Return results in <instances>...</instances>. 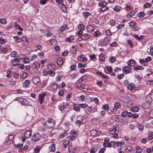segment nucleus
<instances>
[{
	"instance_id": "1",
	"label": "nucleus",
	"mask_w": 153,
	"mask_h": 153,
	"mask_svg": "<svg viewBox=\"0 0 153 153\" xmlns=\"http://www.w3.org/2000/svg\"><path fill=\"white\" fill-rule=\"evenodd\" d=\"M119 126L117 125H115L113 127L111 128L109 131V133L112 135V137L116 138H117L118 134L117 132L118 131Z\"/></svg>"
},
{
	"instance_id": "2",
	"label": "nucleus",
	"mask_w": 153,
	"mask_h": 153,
	"mask_svg": "<svg viewBox=\"0 0 153 153\" xmlns=\"http://www.w3.org/2000/svg\"><path fill=\"white\" fill-rule=\"evenodd\" d=\"M44 125L48 128H52L55 126V121L52 119H48L45 122Z\"/></svg>"
},
{
	"instance_id": "3",
	"label": "nucleus",
	"mask_w": 153,
	"mask_h": 153,
	"mask_svg": "<svg viewBox=\"0 0 153 153\" xmlns=\"http://www.w3.org/2000/svg\"><path fill=\"white\" fill-rule=\"evenodd\" d=\"M116 143L115 141H111L109 143H104L103 144V146L104 147H113L115 146Z\"/></svg>"
},
{
	"instance_id": "4",
	"label": "nucleus",
	"mask_w": 153,
	"mask_h": 153,
	"mask_svg": "<svg viewBox=\"0 0 153 153\" xmlns=\"http://www.w3.org/2000/svg\"><path fill=\"white\" fill-rule=\"evenodd\" d=\"M123 71L125 74H128L131 71V69L130 67L126 66L123 68Z\"/></svg>"
},
{
	"instance_id": "5",
	"label": "nucleus",
	"mask_w": 153,
	"mask_h": 153,
	"mask_svg": "<svg viewBox=\"0 0 153 153\" xmlns=\"http://www.w3.org/2000/svg\"><path fill=\"white\" fill-rule=\"evenodd\" d=\"M46 94L45 93H42L40 94L39 96V100L40 104L42 103L43 101L44 100L45 96Z\"/></svg>"
},
{
	"instance_id": "6",
	"label": "nucleus",
	"mask_w": 153,
	"mask_h": 153,
	"mask_svg": "<svg viewBox=\"0 0 153 153\" xmlns=\"http://www.w3.org/2000/svg\"><path fill=\"white\" fill-rule=\"evenodd\" d=\"M19 59L18 58H14V59H12L11 60V62L12 65L14 67L15 66L18 65H19V62L18 60H19Z\"/></svg>"
},
{
	"instance_id": "7",
	"label": "nucleus",
	"mask_w": 153,
	"mask_h": 153,
	"mask_svg": "<svg viewBox=\"0 0 153 153\" xmlns=\"http://www.w3.org/2000/svg\"><path fill=\"white\" fill-rule=\"evenodd\" d=\"M63 144L64 146V147L66 148L68 147V149L69 150V147L72 146V143H70L69 140H66L64 143Z\"/></svg>"
},
{
	"instance_id": "8",
	"label": "nucleus",
	"mask_w": 153,
	"mask_h": 153,
	"mask_svg": "<svg viewBox=\"0 0 153 153\" xmlns=\"http://www.w3.org/2000/svg\"><path fill=\"white\" fill-rule=\"evenodd\" d=\"M40 138V135L38 134H35L32 137V139L33 141H38Z\"/></svg>"
},
{
	"instance_id": "9",
	"label": "nucleus",
	"mask_w": 153,
	"mask_h": 153,
	"mask_svg": "<svg viewBox=\"0 0 153 153\" xmlns=\"http://www.w3.org/2000/svg\"><path fill=\"white\" fill-rule=\"evenodd\" d=\"M16 68L17 69L18 68L16 66H14V67H12L11 68V71L12 73L14 74L13 76L15 78H18L19 77V74L18 73H16L13 70L14 69H16Z\"/></svg>"
},
{
	"instance_id": "10",
	"label": "nucleus",
	"mask_w": 153,
	"mask_h": 153,
	"mask_svg": "<svg viewBox=\"0 0 153 153\" xmlns=\"http://www.w3.org/2000/svg\"><path fill=\"white\" fill-rule=\"evenodd\" d=\"M32 81L36 85H39L41 84L40 79L38 77H34L32 79Z\"/></svg>"
},
{
	"instance_id": "11",
	"label": "nucleus",
	"mask_w": 153,
	"mask_h": 153,
	"mask_svg": "<svg viewBox=\"0 0 153 153\" xmlns=\"http://www.w3.org/2000/svg\"><path fill=\"white\" fill-rule=\"evenodd\" d=\"M73 106V109L74 110L78 112L80 111V107L79 106V105H78L76 104H74Z\"/></svg>"
},
{
	"instance_id": "12",
	"label": "nucleus",
	"mask_w": 153,
	"mask_h": 153,
	"mask_svg": "<svg viewBox=\"0 0 153 153\" xmlns=\"http://www.w3.org/2000/svg\"><path fill=\"white\" fill-rule=\"evenodd\" d=\"M31 135V132L30 130H27L26 131L24 134V136L26 138H29Z\"/></svg>"
},
{
	"instance_id": "13",
	"label": "nucleus",
	"mask_w": 153,
	"mask_h": 153,
	"mask_svg": "<svg viewBox=\"0 0 153 153\" xmlns=\"http://www.w3.org/2000/svg\"><path fill=\"white\" fill-rule=\"evenodd\" d=\"M87 59V58H85L83 55H80L77 57V59L80 61H86Z\"/></svg>"
},
{
	"instance_id": "14",
	"label": "nucleus",
	"mask_w": 153,
	"mask_h": 153,
	"mask_svg": "<svg viewBox=\"0 0 153 153\" xmlns=\"http://www.w3.org/2000/svg\"><path fill=\"white\" fill-rule=\"evenodd\" d=\"M86 29L87 31L89 32H92L94 31V27L90 25L87 26Z\"/></svg>"
},
{
	"instance_id": "15",
	"label": "nucleus",
	"mask_w": 153,
	"mask_h": 153,
	"mask_svg": "<svg viewBox=\"0 0 153 153\" xmlns=\"http://www.w3.org/2000/svg\"><path fill=\"white\" fill-rule=\"evenodd\" d=\"M82 38L83 40H85L89 39L90 37V35L89 34L86 33L83 34L82 35Z\"/></svg>"
},
{
	"instance_id": "16",
	"label": "nucleus",
	"mask_w": 153,
	"mask_h": 153,
	"mask_svg": "<svg viewBox=\"0 0 153 153\" xmlns=\"http://www.w3.org/2000/svg\"><path fill=\"white\" fill-rule=\"evenodd\" d=\"M135 87V85L133 83L128 84L127 85V88L129 90H132Z\"/></svg>"
},
{
	"instance_id": "17",
	"label": "nucleus",
	"mask_w": 153,
	"mask_h": 153,
	"mask_svg": "<svg viewBox=\"0 0 153 153\" xmlns=\"http://www.w3.org/2000/svg\"><path fill=\"white\" fill-rule=\"evenodd\" d=\"M40 67V64L37 62H35L33 65V69H38Z\"/></svg>"
},
{
	"instance_id": "18",
	"label": "nucleus",
	"mask_w": 153,
	"mask_h": 153,
	"mask_svg": "<svg viewBox=\"0 0 153 153\" xmlns=\"http://www.w3.org/2000/svg\"><path fill=\"white\" fill-rule=\"evenodd\" d=\"M56 62L58 65L60 66L62 65L63 62L62 59L61 58H57L56 59Z\"/></svg>"
},
{
	"instance_id": "19",
	"label": "nucleus",
	"mask_w": 153,
	"mask_h": 153,
	"mask_svg": "<svg viewBox=\"0 0 153 153\" xmlns=\"http://www.w3.org/2000/svg\"><path fill=\"white\" fill-rule=\"evenodd\" d=\"M22 43L25 45H27L29 44L28 41L27 39L25 37L22 38Z\"/></svg>"
},
{
	"instance_id": "20",
	"label": "nucleus",
	"mask_w": 153,
	"mask_h": 153,
	"mask_svg": "<svg viewBox=\"0 0 153 153\" xmlns=\"http://www.w3.org/2000/svg\"><path fill=\"white\" fill-rule=\"evenodd\" d=\"M55 146L53 144H51L49 147V150L50 152H54L55 151Z\"/></svg>"
},
{
	"instance_id": "21",
	"label": "nucleus",
	"mask_w": 153,
	"mask_h": 153,
	"mask_svg": "<svg viewBox=\"0 0 153 153\" xmlns=\"http://www.w3.org/2000/svg\"><path fill=\"white\" fill-rule=\"evenodd\" d=\"M135 64V61L133 59L130 60L128 64V65L130 67H133L134 66Z\"/></svg>"
},
{
	"instance_id": "22",
	"label": "nucleus",
	"mask_w": 153,
	"mask_h": 153,
	"mask_svg": "<svg viewBox=\"0 0 153 153\" xmlns=\"http://www.w3.org/2000/svg\"><path fill=\"white\" fill-rule=\"evenodd\" d=\"M74 37L73 36H70L65 39V41L67 42H71L74 39Z\"/></svg>"
},
{
	"instance_id": "23",
	"label": "nucleus",
	"mask_w": 153,
	"mask_h": 153,
	"mask_svg": "<svg viewBox=\"0 0 153 153\" xmlns=\"http://www.w3.org/2000/svg\"><path fill=\"white\" fill-rule=\"evenodd\" d=\"M132 36L138 41H140L143 39V36L141 35L140 36H139L138 35H132Z\"/></svg>"
},
{
	"instance_id": "24",
	"label": "nucleus",
	"mask_w": 153,
	"mask_h": 153,
	"mask_svg": "<svg viewBox=\"0 0 153 153\" xmlns=\"http://www.w3.org/2000/svg\"><path fill=\"white\" fill-rule=\"evenodd\" d=\"M65 107V105H64V103L63 102L59 105V108L61 111L64 109Z\"/></svg>"
},
{
	"instance_id": "25",
	"label": "nucleus",
	"mask_w": 153,
	"mask_h": 153,
	"mask_svg": "<svg viewBox=\"0 0 153 153\" xmlns=\"http://www.w3.org/2000/svg\"><path fill=\"white\" fill-rule=\"evenodd\" d=\"M85 27L84 25L80 24L78 25V28L79 30L83 31L85 29Z\"/></svg>"
},
{
	"instance_id": "26",
	"label": "nucleus",
	"mask_w": 153,
	"mask_h": 153,
	"mask_svg": "<svg viewBox=\"0 0 153 153\" xmlns=\"http://www.w3.org/2000/svg\"><path fill=\"white\" fill-rule=\"evenodd\" d=\"M92 111V108L90 106L88 108L85 110V112L88 114H90Z\"/></svg>"
},
{
	"instance_id": "27",
	"label": "nucleus",
	"mask_w": 153,
	"mask_h": 153,
	"mask_svg": "<svg viewBox=\"0 0 153 153\" xmlns=\"http://www.w3.org/2000/svg\"><path fill=\"white\" fill-rule=\"evenodd\" d=\"M135 11H132L129 13L127 15V17L128 18H130L132 17L135 14Z\"/></svg>"
},
{
	"instance_id": "28",
	"label": "nucleus",
	"mask_w": 153,
	"mask_h": 153,
	"mask_svg": "<svg viewBox=\"0 0 153 153\" xmlns=\"http://www.w3.org/2000/svg\"><path fill=\"white\" fill-rule=\"evenodd\" d=\"M121 7L118 5L115 6L114 8V10L116 12H118L121 10Z\"/></svg>"
},
{
	"instance_id": "29",
	"label": "nucleus",
	"mask_w": 153,
	"mask_h": 153,
	"mask_svg": "<svg viewBox=\"0 0 153 153\" xmlns=\"http://www.w3.org/2000/svg\"><path fill=\"white\" fill-rule=\"evenodd\" d=\"M13 38L18 42H19L22 41V38L19 36H16L13 37Z\"/></svg>"
},
{
	"instance_id": "30",
	"label": "nucleus",
	"mask_w": 153,
	"mask_h": 153,
	"mask_svg": "<svg viewBox=\"0 0 153 153\" xmlns=\"http://www.w3.org/2000/svg\"><path fill=\"white\" fill-rule=\"evenodd\" d=\"M67 131H65V132L62 133L59 136L60 138H63L67 135Z\"/></svg>"
},
{
	"instance_id": "31",
	"label": "nucleus",
	"mask_w": 153,
	"mask_h": 153,
	"mask_svg": "<svg viewBox=\"0 0 153 153\" xmlns=\"http://www.w3.org/2000/svg\"><path fill=\"white\" fill-rule=\"evenodd\" d=\"M93 120H94V121L97 123H99L101 120H102V118L101 117L95 118Z\"/></svg>"
},
{
	"instance_id": "32",
	"label": "nucleus",
	"mask_w": 153,
	"mask_h": 153,
	"mask_svg": "<svg viewBox=\"0 0 153 153\" xmlns=\"http://www.w3.org/2000/svg\"><path fill=\"white\" fill-rule=\"evenodd\" d=\"M137 127L138 129L141 131H143L144 129V126L140 123L137 125Z\"/></svg>"
},
{
	"instance_id": "33",
	"label": "nucleus",
	"mask_w": 153,
	"mask_h": 153,
	"mask_svg": "<svg viewBox=\"0 0 153 153\" xmlns=\"http://www.w3.org/2000/svg\"><path fill=\"white\" fill-rule=\"evenodd\" d=\"M143 69V67L141 66H135L134 68L135 70H142Z\"/></svg>"
},
{
	"instance_id": "34",
	"label": "nucleus",
	"mask_w": 153,
	"mask_h": 153,
	"mask_svg": "<svg viewBox=\"0 0 153 153\" xmlns=\"http://www.w3.org/2000/svg\"><path fill=\"white\" fill-rule=\"evenodd\" d=\"M106 2L105 1H101L99 3V5L100 6H105L107 4Z\"/></svg>"
},
{
	"instance_id": "35",
	"label": "nucleus",
	"mask_w": 153,
	"mask_h": 153,
	"mask_svg": "<svg viewBox=\"0 0 153 153\" xmlns=\"http://www.w3.org/2000/svg\"><path fill=\"white\" fill-rule=\"evenodd\" d=\"M116 59L114 56H111L109 59V61L111 62H114L116 61Z\"/></svg>"
},
{
	"instance_id": "36",
	"label": "nucleus",
	"mask_w": 153,
	"mask_h": 153,
	"mask_svg": "<svg viewBox=\"0 0 153 153\" xmlns=\"http://www.w3.org/2000/svg\"><path fill=\"white\" fill-rule=\"evenodd\" d=\"M7 51V49L6 48H4L0 46V51L3 52H5Z\"/></svg>"
},
{
	"instance_id": "37",
	"label": "nucleus",
	"mask_w": 153,
	"mask_h": 153,
	"mask_svg": "<svg viewBox=\"0 0 153 153\" xmlns=\"http://www.w3.org/2000/svg\"><path fill=\"white\" fill-rule=\"evenodd\" d=\"M24 83V86L26 87H27L29 85H30V81L28 80H26L25 81Z\"/></svg>"
},
{
	"instance_id": "38",
	"label": "nucleus",
	"mask_w": 153,
	"mask_h": 153,
	"mask_svg": "<svg viewBox=\"0 0 153 153\" xmlns=\"http://www.w3.org/2000/svg\"><path fill=\"white\" fill-rule=\"evenodd\" d=\"M89 13L88 12H84L83 13V15L85 18H87L89 16Z\"/></svg>"
},
{
	"instance_id": "39",
	"label": "nucleus",
	"mask_w": 153,
	"mask_h": 153,
	"mask_svg": "<svg viewBox=\"0 0 153 153\" xmlns=\"http://www.w3.org/2000/svg\"><path fill=\"white\" fill-rule=\"evenodd\" d=\"M96 131L94 129H92L91 130L90 133L92 136L96 137Z\"/></svg>"
},
{
	"instance_id": "40",
	"label": "nucleus",
	"mask_w": 153,
	"mask_h": 153,
	"mask_svg": "<svg viewBox=\"0 0 153 153\" xmlns=\"http://www.w3.org/2000/svg\"><path fill=\"white\" fill-rule=\"evenodd\" d=\"M7 23L6 20L5 19H0V23H2L3 24H6Z\"/></svg>"
},
{
	"instance_id": "41",
	"label": "nucleus",
	"mask_w": 153,
	"mask_h": 153,
	"mask_svg": "<svg viewBox=\"0 0 153 153\" xmlns=\"http://www.w3.org/2000/svg\"><path fill=\"white\" fill-rule=\"evenodd\" d=\"M79 106L80 107L82 108H86L88 106V105L86 104L81 103L79 104Z\"/></svg>"
},
{
	"instance_id": "42",
	"label": "nucleus",
	"mask_w": 153,
	"mask_h": 153,
	"mask_svg": "<svg viewBox=\"0 0 153 153\" xmlns=\"http://www.w3.org/2000/svg\"><path fill=\"white\" fill-rule=\"evenodd\" d=\"M130 110L131 111H134V112H137L139 111V109L138 108L135 107L131 108Z\"/></svg>"
},
{
	"instance_id": "43",
	"label": "nucleus",
	"mask_w": 153,
	"mask_h": 153,
	"mask_svg": "<svg viewBox=\"0 0 153 153\" xmlns=\"http://www.w3.org/2000/svg\"><path fill=\"white\" fill-rule=\"evenodd\" d=\"M7 42V40L3 38H0V43L1 44H4Z\"/></svg>"
},
{
	"instance_id": "44",
	"label": "nucleus",
	"mask_w": 153,
	"mask_h": 153,
	"mask_svg": "<svg viewBox=\"0 0 153 153\" xmlns=\"http://www.w3.org/2000/svg\"><path fill=\"white\" fill-rule=\"evenodd\" d=\"M108 43H107L105 41H102L100 43V45L102 46H105L108 45Z\"/></svg>"
},
{
	"instance_id": "45",
	"label": "nucleus",
	"mask_w": 153,
	"mask_h": 153,
	"mask_svg": "<svg viewBox=\"0 0 153 153\" xmlns=\"http://www.w3.org/2000/svg\"><path fill=\"white\" fill-rule=\"evenodd\" d=\"M114 107L116 108H120V104L118 102H116L114 104Z\"/></svg>"
},
{
	"instance_id": "46",
	"label": "nucleus",
	"mask_w": 153,
	"mask_h": 153,
	"mask_svg": "<svg viewBox=\"0 0 153 153\" xmlns=\"http://www.w3.org/2000/svg\"><path fill=\"white\" fill-rule=\"evenodd\" d=\"M57 84L56 83L53 84L52 86V88L53 90H56L57 88Z\"/></svg>"
},
{
	"instance_id": "47",
	"label": "nucleus",
	"mask_w": 153,
	"mask_h": 153,
	"mask_svg": "<svg viewBox=\"0 0 153 153\" xmlns=\"http://www.w3.org/2000/svg\"><path fill=\"white\" fill-rule=\"evenodd\" d=\"M102 108L106 111H108L109 109V106L108 105L105 104L102 106Z\"/></svg>"
},
{
	"instance_id": "48",
	"label": "nucleus",
	"mask_w": 153,
	"mask_h": 153,
	"mask_svg": "<svg viewBox=\"0 0 153 153\" xmlns=\"http://www.w3.org/2000/svg\"><path fill=\"white\" fill-rule=\"evenodd\" d=\"M129 25L131 27H133L134 26L136 25L137 24L133 22H130L129 23Z\"/></svg>"
},
{
	"instance_id": "49",
	"label": "nucleus",
	"mask_w": 153,
	"mask_h": 153,
	"mask_svg": "<svg viewBox=\"0 0 153 153\" xmlns=\"http://www.w3.org/2000/svg\"><path fill=\"white\" fill-rule=\"evenodd\" d=\"M48 1V0H40V4L42 5H44L46 4L47 2Z\"/></svg>"
},
{
	"instance_id": "50",
	"label": "nucleus",
	"mask_w": 153,
	"mask_h": 153,
	"mask_svg": "<svg viewBox=\"0 0 153 153\" xmlns=\"http://www.w3.org/2000/svg\"><path fill=\"white\" fill-rule=\"evenodd\" d=\"M145 15V13L144 12H140L138 14V17L140 18H143L144 15Z\"/></svg>"
},
{
	"instance_id": "51",
	"label": "nucleus",
	"mask_w": 153,
	"mask_h": 153,
	"mask_svg": "<svg viewBox=\"0 0 153 153\" xmlns=\"http://www.w3.org/2000/svg\"><path fill=\"white\" fill-rule=\"evenodd\" d=\"M128 114V111H125L123 112L121 114V115L122 117H124L127 116Z\"/></svg>"
},
{
	"instance_id": "52",
	"label": "nucleus",
	"mask_w": 153,
	"mask_h": 153,
	"mask_svg": "<svg viewBox=\"0 0 153 153\" xmlns=\"http://www.w3.org/2000/svg\"><path fill=\"white\" fill-rule=\"evenodd\" d=\"M106 68L109 73L111 72L112 71V68L110 66H107L106 67Z\"/></svg>"
},
{
	"instance_id": "53",
	"label": "nucleus",
	"mask_w": 153,
	"mask_h": 153,
	"mask_svg": "<svg viewBox=\"0 0 153 153\" xmlns=\"http://www.w3.org/2000/svg\"><path fill=\"white\" fill-rule=\"evenodd\" d=\"M152 6L151 4L149 3H146L144 5V8L149 7Z\"/></svg>"
},
{
	"instance_id": "54",
	"label": "nucleus",
	"mask_w": 153,
	"mask_h": 153,
	"mask_svg": "<svg viewBox=\"0 0 153 153\" xmlns=\"http://www.w3.org/2000/svg\"><path fill=\"white\" fill-rule=\"evenodd\" d=\"M99 59L100 60L103 62L105 60V58L103 55H100L99 56Z\"/></svg>"
},
{
	"instance_id": "55",
	"label": "nucleus",
	"mask_w": 153,
	"mask_h": 153,
	"mask_svg": "<svg viewBox=\"0 0 153 153\" xmlns=\"http://www.w3.org/2000/svg\"><path fill=\"white\" fill-rule=\"evenodd\" d=\"M100 32L98 31H95L94 33V35L95 36H97L100 35Z\"/></svg>"
},
{
	"instance_id": "56",
	"label": "nucleus",
	"mask_w": 153,
	"mask_h": 153,
	"mask_svg": "<svg viewBox=\"0 0 153 153\" xmlns=\"http://www.w3.org/2000/svg\"><path fill=\"white\" fill-rule=\"evenodd\" d=\"M108 8L107 7L103 6L101 8V10L102 12L105 11L108 9Z\"/></svg>"
},
{
	"instance_id": "57",
	"label": "nucleus",
	"mask_w": 153,
	"mask_h": 153,
	"mask_svg": "<svg viewBox=\"0 0 153 153\" xmlns=\"http://www.w3.org/2000/svg\"><path fill=\"white\" fill-rule=\"evenodd\" d=\"M148 97H149L151 99V100H153V92L152 91L148 95Z\"/></svg>"
},
{
	"instance_id": "58",
	"label": "nucleus",
	"mask_w": 153,
	"mask_h": 153,
	"mask_svg": "<svg viewBox=\"0 0 153 153\" xmlns=\"http://www.w3.org/2000/svg\"><path fill=\"white\" fill-rule=\"evenodd\" d=\"M132 148L130 146H128L126 149V151L127 152H130Z\"/></svg>"
},
{
	"instance_id": "59",
	"label": "nucleus",
	"mask_w": 153,
	"mask_h": 153,
	"mask_svg": "<svg viewBox=\"0 0 153 153\" xmlns=\"http://www.w3.org/2000/svg\"><path fill=\"white\" fill-rule=\"evenodd\" d=\"M106 34L108 36H111V33L110 30H108L106 31Z\"/></svg>"
},
{
	"instance_id": "60",
	"label": "nucleus",
	"mask_w": 153,
	"mask_h": 153,
	"mask_svg": "<svg viewBox=\"0 0 153 153\" xmlns=\"http://www.w3.org/2000/svg\"><path fill=\"white\" fill-rule=\"evenodd\" d=\"M85 88V86L84 85H82V84L80 85L79 86H77L78 89H79L80 88L83 89H84Z\"/></svg>"
},
{
	"instance_id": "61",
	"label": "nucleus",
	"mask_w": 153,
	"mask_h": 153,
	"mask_svg": "<svg viewBox=\"0 0 153 153\" xmlns=\"http://www.w3.org/2000/svg\"><path fill=\"white\" fill-rule=\"evenodd\" d=\"M89 56L90 57L91 59L92 60H93V59H95L96 58L95 54H94L90 55Z\"/></svg>"
},
{
	"instance_id": "62",
	"label": "nucleus",
	"mask_w": 153,
	"mask_h": 153,
	"mask_svg": "<svg viewBox=\"0 0 153 153\" xmlns=\"http://www.w3.org/2000/svg\"><path fill=\"white\" fill-rule=\"evenodd\" d=\"M64 93V91L63 89L60 90L58 93V94L59 96H62Z\"/></svg>"
},
{
	"instance_id": "63",
	"label": "nucleus",
	"mask_w": 153,
	"mask_h": 153,
	"mask_svg": "<svg viewBox=\"0 0 153 153\" xmlns=\"http://www.w3.org/2000/svg\"><path fill=\"white\" fill-rule=\"evenodd\" d=\"M127 42L128 44L130 45L131 47L132 48L133 46V44L130 40H128Z\"/></svg>"
},
{
	"instance_id": "64",
	"label": "nucleus",
	"mask_w": 153,
	"mask_h": 153,
	"mask_svg": "<svg viewBox=\"0 0 153 153\" xmlns=\"http://www.w3.org/2000/svg\"><path fill=\"white\" fill-rule=\"evenodd\" d=\"M28 74L26 73H23L22 74V77L23 78H25L27 76Z\"/></svg>"
}]
</instances>
